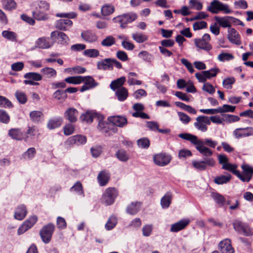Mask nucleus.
Listing matches in <instances>:
<instances>
[{
	"instance_id": "obj_37",
	"label": "nucleus",
	"mask_w": 253,
	"mask_h": 253,
	"mask_svg": "<svg viewBox=\"0 0 253 253\" xmlns=\"http://www.w3.org/2000/svg\"><path fill=\"white\" fill-rule=\"evenodd\" d=\"M126 81L125 77H122L112 81L110 84V87L113 90L119 89V88L123 87L124 83Z\"/></svg>"
},
{
	"instance_id": "obj_7",
	"label": "nucleus",
	"mask_w": 253,
	"mask_h": 253,
	"mask_svg": "<svg viewBox=\"0 0 253 253\" xmlns=\"http://www.w3.org/2000/svg\"><path fill=\"white\" fill-rule=\"evenodd\" d=\"M208 10L212 13L217 14L221 11L225 14L230 13L231 10L227 4H223L218 0H213L208 7Z\"/></svg>"
},
{
	"instance_id": "obj_57",
	"label": "nucleus",
	"mask_w": 253,
	"mask_h": 253,
	"mask_svg": "<svg viewBox=\"0 0 253 253\" xmlns=\"http://www.w3.org/2000/svg\"><path fill=\"white\" fill-rule=\"evenodd\" d=\"M137 144L139 147L147 149L149 147L150 142L148 138L143 137L137 140Z\"/></svg>"
},
{
	"instance_id": "obj_6",
	"label": "nucleus",
	"mask_w": 253,
	"mask_h": 253,
	"mask_svg": "<svg viewBox=\"0 0 253 253\" xmlns=\"http://www.w3.org/2000/svg\"><path fill=\"white\" fill-rule=\"evenodd\" d=\"M55 228V225L52 223H48L42 228L40 235L44 243L48 244L51 241Z\"/></svg>"
},
{
	"instance_id": "obj_55",
	"label": "nucleus",
	"mask_w": 253,
	"mask_h": 253,
	"mask_svg": "<svg viewBox=\"0 0 253 253\" xmlns=\"http://www.w3.org/2000/svg\"><path fill=\"white\" fill-rule=\"evenodd\" d=\"M117 223V219L114 216H111L105 224L107 230H110L115 227Z\"/></svg>"
},
{
	"instance_id": "obj_4",
	"label": "nucleus",
	"mask_w": 253,
	"mask_h": 253,
	"mask_svg": "<svg viewBox=\"0 0 253 253\" xmlns=\"http://www.w3.org/2000/svg\"><path fill=\"white\" fill-rule=\"evenodd\" d=\"M119 195V191L117 188L110 187L106 188L103 193L101 201V202L107 206L112 205Z\"/></svg>"
},
{
	"instance_id": "obj_31",
	"label": "nucleus",
	"mask_w": 253,
	"mask_h": 253,
	"mask_svg": "<svg viewBox=\"0 0 253 253\" xmlns=\"http://www.w3.org/2000/svg\"><path fill=\"white\" fill-rule=\"evenodd\" d=\"M97 68L99 70H113V67L111 64V58H105L101 61L98 62L97 63Z\"/></svg>"
},
{
	"instance_id": "obj_34",
	"label": "nucleus",
	"mask_w": 253,
	"mask_h": 253,
	"mask_svg": "<svg viewBox=\"0 0 253 253\" xmlns=\"http://www.w3.org/2000/svg\"><path fill=\"white\" fill-rule=\"evenodd\" d=\"M232 178V176L229 173H227L226 175H221L216 176L214 179V182L218 185H222L226 184L229 182Z\"/></svg>"
},
{
	"instance_id": "obj_26",
	"label": "nucleus",
	"mask_w": 253,
	"mask_h": 253,
	"mask_svg": "<svg viewBox=\"0 0 253 253\" xmlns=\"http://www.w3.org/2000/svg\"><path fill=\"white\" fill-rule=\"evenodd\" d=\"M110 178V172L106 170H102L98 173L97 179L100 186H104L108 183Z\"/></svg>"
},
{
	"instance_id": "obj_29",
	"label": "nucleus",
	"mask_w": 253,
	"mask_h": 253,
	"mask_svg": "<svg viewBox=\"0 0 253 253\" xmlns=\"http://www.w3.org/2000/svg\"><path fill=\"white\" fill-rule=\"evenodd\" d=\"M189 219H182L179 221L171 225L170 231L172 232H177L184 229L189 224Z\"/></svg>"
},
{
	"instance_id": "obj_1",
	"label": "nucleus",
	"mask_w": 253,
	"mask_h": 253,
	"mask_svg": "<svg viewBox=\"0 0 253 253\" xmlns=\"http://www.w3.org/2000/svg\"><path fill=\"white\" fill-rule=\"evenodd\" d=\"M56 16L61 18H67V19H60L56 21L55 27L61 31H66L68 27L73 25V22L69 19L75 18L77 16V13L74 12L69 13H57Z\"/></svg>"
},
{
	"instance_id": "obj_35",
	"label": "nucleus",
	"mask_w": 253,
	"mask_h": 253,
	"mask_svg": "<svg viewBox=\"0 0 253 253\" xmlns=\"http://www.w3.org/2000/svg\"><path fill=\"white\" fill-rule=\"evenodd\" d=\"M115 10L114 5L112 4H105L101 9V13L104 16H109L113 14Z\"/></svg>"
},
{
	"instance_id": "obj_47",
	"label": "nucleus",
	"mask_w": 253,
	"mask_h": 253,
	"mask_svg": "<svg viewBox=\"0 0 253 253\" xmlns=\"http://www.w3.org/2000/svg\"><path fill=\"white\" fill-rule=\"evenodd\" d=\"M81 36L84 41L89 42L94 41L96 39L95 35L88 31L82 32Z\"/></svg>"
},
{
	"instance_id": "obj_46",
	"label": "nucleus",
	"mask_w": 253,
	"mask_h": 253,
	"mask_svg": "<svg viewBox=\"0 0 253 253\" xmlns=\"http://www.w3.org/2000/svg\"><path fill=\"white\" fill-rule=\"evenodd\" d=\"M65 82L71 84H78L83 82L82 76H71L65 79Z\"/></svg>"
},
{
	"instance_id": "obj_62",
	"label": "nucleus",
	"mask_w": 253,
	"mask_h": 253,
	"mask_svg": "<svg viewBox=\"0 0 253 253\" xmlns=\"http://www.w3.org/2000/svg\"><path fill=\"white\" fill-rule=\"evenodd\" d=\"M84 54L88 57L95 58L99 56V51L96 49H89L85 50Z\"/></svg>"
},
{
	"instance_id": "obj_17",
	"label": "nucleus",
	"mask_w": 253,
	"mask_h": 253,
	"mask_svg": "<svg viewBox=\"0 0 253 253\" xmlns=\"http://www.w3.org/2000/svg\"><path fill=\"white\" fill-rule=\"evenodd\" d=\"M210 124V120L208 116H200L196 118V122L194 123V126L198 129L205 132L208 129L207 125Z\"/></svg>"
},
{
	"instance_id": "obj_19",
	"label": "nucleus",
	"mask_w": 253,
	"mask_h": 253,
	"mask_svg": "<svg viewBox=\"0 0 253 253\" xmlns=\"http://www.w3.org/2000/svg\"><path fill=\"white\" fill-rule=\"evenodd\" d=\"M218 250L221 253H234L235 250L229 239H225L220 241L218 244Z\"/></svg>"
},
{
	"instance_id": "obj_51",
	"label": "nucleus",
	"mask_w": 253,
	"mask_h": 253,
	"mask_svg": "<svg viewBox=\"0 0 253 253\" xmlns=\"http://www.w3.org/2000/svg\"><path fill=\"white\" fill-rule=\"evenodd\" d=\"M15 95L20 104H24L27 102V96L25 92L17 90L16 91Z\"/></svg>"
},
{
	"instance_id": "obj_50",
	"label": "nucleus",
	"mask_w": 253,
	"mask_h": 253,
	"mask_svg": "<svg viewBox=\"0 0 253 253\" xmlns=\"http://www.w3.org/2000/svg\"><path fill=\"white\" fill-rule=\"evenodd\" d=\"M41 72L43 75L46 76L47 78H52L55 77L57 72L53 68L49 67H45L41 70Z\"/></svg>"
},
{
	"instance_id": "obj_15",
	"label": "nucleus",
	"mask_w": 253,
	"mask_h": 253,
	"mask_svg": "<svg viewBox=\"0 0 253 253\" xmlns=\"http://www.w3.org/2000/svg\"><path fill=\"white\" fill-rule=\"evenodd\" d=\"M38 217L36 215L30 216L26 219L18 229V234L21 235L31 228L37 222Z\"/></svg>"
},
{
	"instance_id": "obj_12",
	"label": "nucleus",
	"mask_w": 253,
	"mask_h": 253,
	"mask_svg": "<svg viewBox=\"0 0 253 253\" xmlns=\"http://www.w3.org/2000/svg\"><path fill=\"white\" fill-rule=\"evenodd\" d=\"M41 135L40 130L35 125H28L24 131L25 141L30 139H38Z\"/></svg>"
},
{
	"instance_id": "obj_24",
	"label": "nucleus",
	"mask_w": 253,
	"mask_h": 253,
	"mask_svg": "<svg viewBox=\"0 0 253 253\" xmlns=\"http://www.w3.org/2000/svg\"><path fill=\"white\" fill-rule=\"evenodd\" d=\"M100 116L101 115L96 112L88 111L81 115L80 120L82 122L90 124L93 122L94 119L97 118L99 119Z\"/></svg>"
},
{
	"instance_id": "obj_59",
	"label": "nucleus",
	"mask_w": 253,
	"mask_h": 253,
	"mask_svg": "<svg viewBox=\"0 0 253 253\" xmlns=\"http://www.w3.org/2000/svg\"><path fill=\"white\" fill-rule=\"evenodd\" d=\"M234 56L231 53L222 52L218 55V59L222 62L233 59Z\"/></svg>"
},
{
	"instance_id": "obj_2",
	"label": "nucleus",
	"mask_w": 253,
	"mask_h": 253,
	"mask_svg": "<svg viewBox=\"0 0 253 253\" xmlns=\"http://www.w3.org/2000/svg\"><path fill=\"white\" fill-rule=\"evenodd\" d=\"M49 9V4L44 0H41L35 4V9L32 12L34 18L39 21H45L48 19L46 13Z\"/></svg>"
},
{
	"instance_id": "obj_23",
	"label": "nucleus",
	"mask_w": 253,
	"mask_h": 253,
	"mask_svg": "<svg viewBox=\"0 0 253 253\" xmlns=\"http://www.w3.org/2000/svg\"><path fill=\"white\" fill-rule=\"evenodd\" d=\"M84 84L81 87L80 91L84 92L88 89L92 88L97 85L94 79L91 76L82 77Z\"/></svg>"
},
{
	"instance_id": "obj_44",
	"label": "nucleus",
	"mask_w": 253,
	"mask_h": 253,
	"mask_svg": "<svg viewBox=\"0 0 253 253\" xmlns=\"http://www.w3.org/2000/svg\"><path fill=\"white\" fill-rule=\"evenodd\" d=\"M43 114L41 111H33L30 112V117L31 121L34 123H39L41 120V118L43 117Z\"/></svg>"
},
{
	"instance_id": "obj_3",
	"label": "nucleus",
	"mask_w": 253,
	"mask_h": 253,
	"mask_svg": "<svg viewBox=\"0 0 253 253\" xmlns=\"http://www.w3.org/2000/svg\"><path fill=\"white\" fill-rule=\"evenodd\" d=\"M241 167L242 169V172L235 169L233 174L242 181L249 182L253 176V168L245 163L242 165Z\"/></svg>"
},
{
	"instance_id": "obj_21",
	"label": "nucleus",
	"mask_w": 253,
	"mask_h": 253,
	"mask_svg": "<svg viewBox=\"0 0 253 253\" xmlns=\"http://www.w3.org/2000/svg\"><path fill=\"white\" fill-rule=\"evenodd\" d=\"M108 120L113 125L120 127H123L127 124L126 118L121 116H111L108 118Z\"/></svg>"
},
{
	"instance_id": "obj_13",
	"label": "nucleus",
	"mask_w": 253,
	"mask_h": 253,
	"mask_svg": "<svg viewBox=\"0 0 253 253\" xmlns=\"http://www.w3.org/2000/svg\"><path fill=\"white\" fill-rule=\"evenodd\" d=\"M171 159V156L166 153H161L153 156L154 163L161 167L168 165L170 162Z\"/></svg>"
},
{
	"instance_id": "obj_36",
	"label": "nucleus",
	"mask_w": 253,
	"mask_h": 253,
	"mask_svg": "<svg viewBox=\"0 0 253 253\" xmlns=\"http://www.w3.org/2000/svg\"><path fill=\"white\" fill-rule=\"evenodd\" d=\"M229 17L230 16H225L222 17L216 16L215 17V20L220 27L224 28L227 27L229 28L231 26Z\"/></svg>"
},
{
	"instance_id": "obj_5",
	"label": "nucleus",
	"mask_w": 253,
	"mask_h": 253,
	"mask_svg": "<svg viewBox=\"0 0 253 253\" xmlns=\"http://www.w3.org/2000/svg\"><path fill=\"white\" fill-rule=\"evenodd\" d=\"M138 16L136 13L130 12L119 15L114 18L115 22L120 24L121 28L124 29L127 27L128 23H131L137 19Z\"/></svg>"
},
{
	"instance_id": "obj_58",
	"label": "nucleus",
	"mask_w": 253,
	"mask_h": 253,
	"mask_svg": "<svg viewBox=\"0 0 253 253\" xmlns=\"http://www.w3.org/2000/svg\"><path fill=\"white\" fill-rule=\"evenodd\" d=\"M116 42L115 39L112 36L107 37L101 42V45L104 46H110Z\"/></svg>"
},
{
	"instance_id": "obj_8",
	"label": "nucleus",
	"mask_w": 253,
	"mask_h": 253,
	"mask_svg": "<svg viewBox=\"0 0 253 253\" xmlns=\"http://www.w3.org/2000/svg\"><path fill=\"white\" fill-rule=\"evenodd\" d=\"M193 167L200 171L207 169L208 167H213L215 165V161L212 157L205 158L202 161H193L192 163Z\"/></svg>"
},
{
	"instance_id": "obj_45",
	"label": "nucleus",
	"mask_w": 253,
	"mask_h": 253,
	"mask_svg": "<svg viewBox=\"0 0 253 253\" xmlns=\"http://www.w3.org/2000/svg\"><path fill=\"white\" fill-rule=\"evenodd\" d=\"M175 104L177 107L181 108L189 113L195 114L197 113L196 110L194 108L189 105H186L181 102H176Z\"/></svg>"
},
{
	"instance_id": "obj_16",
	"label": "nucleus",
	"mask_w": 253,
	"mask_h": 253,
	"mask_svg": "<svg viewBox=\"0 0 253 253\" xmlns=\"http://www.w3.org/2000/svg\"><path fill=\"white\" fill-rule=\"evenodd\" d=\"M233 135L237 139L253 136V127L248 126L236 128L233 131Z\"/></svg>"
},
{
	"instance_id": "obj_39",
	"label": "nucleus",
	"mask_w": 253,
	"mask_h": 253,
	"mask_svg": "<svg viewBox=\"0 0 253 253\" xmlns=\"http://www.w3.org/2000/svg\"><path fill=\"white\" fill-rule=\"evenodd\" d=\"M128 95L127 89L125 87H122L116 91V95L118 99L121 101H125Z\"/></svg>"
},
{
	"instance_id": "obj_38",
	"label": "nucleus",
	"mask_w": 253,
	"mask_h": 253,
	"mask_svg": "<svg viewBox=\"0 0 253 253\" xmlns=\"http://www.w3.org/2000/svg\"><path fill=\"white\" fill-rule=\"evenodd\" d=\"M211 197L219 207H223L226 203L225 198L222 195L218 193H212Z\"/></svg>"
},
{
	"instance_id": "obj_9",
	"label": "nucleus",
	"mask_w": 253,
	"mask_h": 253,
	"mask_svg": "<svg viewBox=\"0 0 253 253\" xmlns=\"http://www.w3.org/2000/svg\"><path fill=\"white\" fill-rule=\"evenodd\" d=\"M211 38L209 34H205L202 38L194 39V43L196 47L204 50L209 51L212 47L210 43Z\"/></svg>"
},
{
	"instance_id": "obj_43",
	"label": "nucleus",
	"mask_w": 253,
	"mask_h": 253,
	"mask_svg": "<svg viewBox=\"0 0 253 253\" xmlns=\"http://www.w3.org/2000/svg\"><path fill=\"white\" fill-rule=\"evenodd\" d=\"M70 191L74 192L79 195L84 196L83 186L80 181L76 182L74 185L70 188Z\"/></svg>"
},
{
	"instance_id": "obj_41",
	"label": "nucleus",
	"mask_w": 253,
	"mask_h": 253,
	"mask_svg": "<svg viewBox=\"0 0 253 253\" xmlns=\"http://www.w3.org/2000/svg\"><path fill=\"white\" fill-rule=\"evenodd\" d=\"M172 195L171 193L168 192L161 199V204L163 208H168L172 200Z\"/></svg>"
},
{
	"instance_id": "obj_40",
	"label": "nucleus",
	"mask_w": 253,
	"mask_h": 253,
	"mask_svg": "<svg viewBox=\"0 0 253 253\" xmlns=\"http://www.w3.org/2000/svg\"><path fill=\"white\" fill-rule=\"evenodd\" d=\"M62 123L63 120L61 118L50 119L47 123V127L50 129H55L60 126Z\"/></svg>"
},
{
	"instance_id": "obj_48",
	"label": "nucleus",
	"mask_w": 253,
	"mask_h": 253,
	"mask_svg": "<svg viewBox=\"0 0 253 253\" xmlns=\"http://www.w3.org/2000/svg\"><path fill=\"white\" fill-rule=\"evenodd\" d=\"M132 38L137 42L142 43L147 41L148 37L145 34L142 33H136L132 34Z\"/></svg>"
},
{
	"instance_id": "obj_27",
	"label": "nucleus",
	"mask_w": 253,
	"mask_h": 253,
	"mask_svg": "<svg viewBox=\"0 0 253 253\" xmlns=\"http://www.w3.org/2000/svg\"><path fill=\"white\" fill-rule=\"evenodd\" d=\"M50 36L51 38L57 39L58 40V42L63 45L67 44L69 41L67 35L62 32L53 31L51 33Z\"/></svg>"
},
{
	"instance_id": "obj_56",
	"label": "nucleus",
	"mask_w": 253,
	"mask_h": 253,
	"mask_svg": "<svg viewBox=\"0 0 253 253\" xmlns=\"http://www.w3.org/2000/svg\"><path fill=\"white\" fill-rule=\"evenodd\" d=\"M17 4L14 0H5L3 8L7 10H12L16 8Z\"/></svg>"
},
{
	"instance_id": "obj_52",
	"label": "nucleus",
	"mask_w": 253,
	"mask_h": 253,
	"mask_svg": "<svg viewBox=\"0 0 253 253\" xmlns=\"http://www.w3.org/2000/svg\"><path fill=\"white\" fill-rule=\"evenodd\" d=\"M53 97L56 100L64 101L67 98V94L65 90L58 89L53 93Z\"/></svg>"
},
{
	"instance_id": "obj_33",
	"label": "nucleus",
	"mask_w": 253,
	"mask_h": 253,
	"mask_svg": "<svg viewBox=\"0 0 253 253\" xmlns=\"http://www.w3.org/2000/svg\"><path fill=\"white\" fill-rule=\"evenodd\" d=\"M37 46L42 49L48 48L52 45L49 38L42 37L38 39L36 42Z\"/></svg>"
},
{
	"instance_id": "obj_22",
	"label": "nucleus",
	"mask_w": 253,
	"mask_h": 253,
	"mask_svg": "<svg viewBox=\"0 0 253 253\" xmlns=\"http://www.w3.org/2000/svg\"><path fill=\"white\" fill-rule=\"evenodd\" d=\"M78 111L73 108H68L64 113V117L71 123H75L78 120Z\"/></svg>"
},
{
	"instance_id": "obj_60",
	"label": "nucleus",
	"mask_w": 253,
	"mask_h": 253,
	"mask_svg": "<svg viewBox=\"0 0 253 253\" xmlns=\"http://www.w3.org/2000/svg\"><path fill=\"white\" fill-rule=\"evenodd\" d=\"M235 82V79L234 77L227 78L223 80V85L227 89H231Z\"/></svg>"
},
{
	"instance_id": "obj_20",
	"label": "nucleus",
	"mask_w": 253,
	"mask_h": 253,
	"mask_svg": "<svg viewBox=\"0 0 253 253\" xmlns=\"http://www.w3.org/2000/svg\"><path fill=\"white\" fill-rule=\"evenodd\" d=\"M195 145L196 149L203 156L209 158L212 155L213 151L203 143V140L199 139Z\"/></svg>"
},
{
	"instance_id": "obj_25",
	"label": "nucleus",
	"mask_w": 253,
	"mask_h": 253,
	"mask_svg": "<svg viewBox=\"0 0 253 253\" xmlns=\"http://www.w3.org/2000/svg\"><path fill=\"white\" fill-rule=\"evenodd\" d=\"M228 33V39L231 43L238 45L241 44L240 35L234 28H229Z\"/></svg>"
},
{
	"instance_id": "obj_10",
	"label": "nucleus",
	"mask_w": 253,
	"mask_h": 253,
	"mask_svg": "<svg viewBox=\"0 0 253 253\" xmlns=\"http://www.w3.org/2000/svg\"><path fill=\"white\" fill-rule=\"evenodd\" d=\"M219 72L220 70L218 68H212L210 70L202 71L201 73H197L195 74V77L199 82L205 83L207 79L216 76Z\"/></svg>"
},
{
	"instance_id": "obj_28",
	"label": "nucleus",
	"mask_w": 253,
	"mask_h": 253,
	"mask_svg": "<svg viewBox=\"0 0 253 253\" xmlns=\"http://www.w3.org/2000/svg\"><path fill=\"white\" fill-rule=\"evenodd\" d=\"M8 135L13 139L25 141L24 131L20 128H11L8 131Z\"/></svg>"
},
{
	"instance_id": "obj_30",
	"label": "nucleus",
	"mask_w": 253,
	"mask_h": 253,
	"mask_svg": "<svg viewBox=\"0 0 253 253\" xmlns=\"http://www.w3.org/2000/svg\"><path fill=\"white\" fill-rule=\"evenodd\" d=\"M27 214V210L26 207L24 205H21L18 206L14 213V218L18 220H23Z\"/></svg>"
},
{
	"instance_id": "obj_61",
	"label": "nucleus",
	"mask_w": 253,
	"mask_h": 253,
	"mask_svg": "<svg viewBox=\"0 0 253 253\" xmlns=\"http://www.w3.org/2000/svg\"><path fill=\"white\" fill-rule=\"evenodd\" d=\"M2 36L4 38L12 41H16V34L13 32L4 31L2 33Z\"/></svg>"
},
{
	"instance_id": "obj_53",
	"label": "nucleus",
	"mask_w": 253,
	"mask_h": 253,
	"mask_svg": "<svg viewBox=\"0 0 253 253\" xmlns=\"http://www.w3.org/2000/svg\"><path fill=\"white\" fill-rule=\"evenodd\" d=\"M116 156L119 160L123 162H126L129 159L128 155L126 151L124 149L119 150L117 152Z\"/></svg>"
},
{
	"instance_id": "obj_18",
	"label": "nucleus",
	"mask_w": 253,
	"mask_h": 253,
	"mask_svg": "<svg viewBox=\"0 0 253 253\" xmlns=\"http://www.w3.org/2000/svg\"><path fill=\"white\" fill-rule=\"evenodd\" d=\"M219 163L222 165V169L231 172L232 173L238 166L235 164L228 163V159L225 155L220 154L218 156Z\"/></svg>"
},
{
	"instance_id": "obj_64",
	"label": "nucleus",
	"mask_w": 253,
	"mask_h": 253,
	"mask_svg": "<svg viewBox=\"0 0 253 253\" xmlns=\"http://www.w3.org/2000/svg\"><path fill=\"white\" fill-rule=\"evenodd\" d=\"M56 224L57 228L60 229H63L67 227V223L65 219L61 216L57 217Z\"/></svg>"
},
{
	"instance_id": "obj_42",
	"label": "nucleus",
	"mask_w": 253,
	"mask_h": 253,
	"mask_svg": "<svg viewBox=\"0 0 253 253\" xmlns=\"http://www.w3.org/2000/svg\"><path fill=\"white\" fill-rule=\"evenodd\" d=\"M178 136L180 138L183 139L190 141L193 144L195 145L199 140L198 139V137L196 135H192L190 133H180Z\"/></svg>"
},
{
	"instance_id": "obj_11",
	"label": "nucleus",
	"mask_w": 253,
	"mask_h": 253,
	"mask_svg": "<svg viewBox=\"0 0 253 253\" xmlns=\"http://www.w3.org/2000/svg\"><path fill=\"white\" fill-rule=\"evenodd\" d=\"M25 79L24 83L25 84L31 85H39L40 84L37 82L40 81L42 79V76L37 72H29L24 75Z\"/></svg>"
},
{
	"instance_id": "obj_49",
	"label": "nucleus",
	"mask_w": 253,
	"mask_h": 253,
	"mask_svg": "<svg viewBox=\"0 0 253 253\" xmlns=\"http://www.w3.org/2000/svg\"><path fill=\"white\" fill-rule=\"evenodd\" d=\"M74 123L66 124L63 127V130L64 134L65 135H70L72 134L75 131V126Z\"/></svg>"
},
{
	"instance_id": "obj_14",
	"label": "nucleus",
	"mask_w": 253,
	"mask_h": 253,
	"mask_svg": "<svg viewBox=\"0 0 253 253\" xmlns=\"http://www.w3.org/2000/svg\"><path fill=\"white\" fill-rule=\"evenodd\" d=\"M86 137L83 135L78 134L69 137L65 142V145L71 147L74 145L84 144L86 142Z\"/></svg>"
},
{
	"instance_id": "obj_32",
	"label": "nucleus",
	"mask_w": 253,
	"mask_h": 253,
	"mask_svg": "<svg viewBox=\"0 0 253 253\" xmlns=\"http://www.w3.org/2000/svg\"><path fill=\"white\" fill-rule=\"evenodd\" d=\"M142 203L140 202L131 203L126 208V212L131 215L136 214L140 210Z\"/></svg>"
},
{
	"instance_id": "obj_54",
	"label": "nucleus",
	"mask_w": 253,
	"mask_h": 253,
	"mask_svg": "<svg viewBox=\"0 0 253 253\" xmlns=\"http://www.w3.org/2000/svg\"><path fill=\"white\" fill-rule=\"evenodd\" d=\"M0 106L5 108H12L14 106L8 99L0 95Z\"/></svg>"
},
{
	"instance_id": "obj_63",
	"label": "nucleus",
	"mask_w": 253,
	"mask_h": 253,
	"mask_svg": "<svg viewBox=\"0 0 253 253\" xmlns=\"http://www.w3.org/2000/svg\"><path fill=\"white\" fill-rule=\"evenodd\" d=\"M10 121V117L6 112L3 110H0V122L7 124Z\"/></svg>"
}]
</instances>
